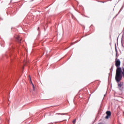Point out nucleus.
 <instances>
[{
    "instance_id": "f257e3e1",
    "label": "nucleus",
    "mask_w": 124,
    "mask_h": 124,
    "mask_svg": "<svg viewBox=\"0 0 124 124\" xmlns=\"http://www.w3.org/2000/svg\"><path fill=\"white\" fill-rule=\"evenodd\" d=\"M120 65L121 61L117 58L115 59V66L117 67L115 75V80H117L118 82L120 81V80H122V78H123V76L122 74L124 77V68H123L122 69V68L120 67Z\"/></svg>"
},
{
    "instance_id": "f03ea898",
    "label": "nucleus",
    "mask_w": 124,
    "mask_h": 124,
    "mask_svg": "<svg viewBox=\"0 0 124 124\" xmlns=\"http://www.w3.org/2000/svg\"><path fill=\"white\" fill-rule=\"evenodd\" d=\"M116 81L118 83V89L120 90V91H123L124 90V82H120V81H122V80H120L119 81H118L117 80H116Z\"/></svg>"
},
{
    "instance_id": "7ed1b4c3",
    "label": "nucleus",
    "mask_w": 124,
    "mask_h": 124,
    "mask_svg": "<svg viewBox=\"0 0 124 124\" xmlns=\"http://www.w3.org/2000/svg\"><path fill=\"white\" fill-rule=\"evenodd\" d=\"M14 37L17 42H18V43H21V41H22V38L20 37V36L18 35H15Z\"/></svg>"
},
{
    "instance_id": "20e7f679",
    "label": "nucleus",
    "mask_w": 124,
    "mask_h": 124,
    "mask_svg": "<svg viewBox=\"0 0 124 124\" xmlns=\"http://www.w3.org/2000/svg\"><path fill=\"white\" fill-rule=\"evenodd\" d=\"M106 114H107V116H106L105 119L108 120V119H109V117H110L111 116V111L108 110L106 111Z\"/></svg>"
},
{
    "instance_id": "39448f33",
    "label": "nucleus",
    "mask_w": 124,
    "mask_h": 124,
    "mask_svg": "<svg viewBox=\"0 0 124 124\" xmlns=\"http://www.w3.org/2000/svg\"><path fill=\"white\" fill-rule=\"evenodd\" d=\"M29 80H30V82L32 85L33 91H35V89L34 88V85H33V83H32V82H31V78L30 76H29Z\"/></svg>"
},
{
    "instance_id": "423d86ee",
    "label": "nucleus",
    "mask_w": 124,
    "mask_h": 124,
    "mask_svg": "<svg viewBox=\"0 0 124 124\" xmlns=\"http://www.w3.org/2000/svg\"><path fill=\"white\" fill-rule=\"evenodd\" d=\"M75 123H76V119H75L73 121V124H75Z\"/></svg>"
},
{
    "instance_id": "0eeeda50",
    "label": "nucleus",
    "mask_w": 124,
    "mask_h": 124,
    "mask_svg": "<svg viewBox=\"0 0 124 124\" xmlns=\"http://www.w3.org/2000/svg\"><path fill=\"white\" fill-rule=\"evenodd\" d=\"M56 115H62V113H56Z\"/></svg>"
},
{
    "instance_id": "6e6552de",
    "label": "nucleus",
    "mask_w": 124,
    "mask_h": 124,
    "mask_svg": "<svg viewBox=\"0 0 124 124\" xmlns=\"http://www.w3.org/2000/svg\"><path fill=\"white\" fill-rule=\"evenodd\" d=\"M24 66H25L26 65V64H25V61L24 62Z\"/></svg>"
},
{
    "instance_id": "1a4fd4ad",
    "label": "nucleus",
    "mask_w": 124,
    "mask_h": 124,
    "mask_svg": "<svg viewBox=\"0 0 124 124\" xmlns=\"http://www.w3.org/2000/svg\"><path fill=\"white\" fill-rule=\"evenodd\" d=\"M38 30H39V28H38Z\"/></svg>"
},
{
    "instance_id": "9d476101",
    "label": "nucleus",
    "mask_w": 124,
    "mask_h": 124,
    "mask_svg": "<svg viewBox=\"0 0 124 124\" xmlns=\"http://www.w3.org/2000/svg\"><path fill=\"white\" fill-rule=\"evenodd\" d=\"M23 68H24V66L23 67Z\"/></svg>"
}]
</instances>
